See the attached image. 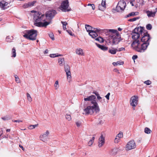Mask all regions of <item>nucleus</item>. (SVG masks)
Segmentation results:
<instances>
[{"label": "nucleus", "instance_id": "bf43d9fd", "mask_svg": "<svg viewBox=\"0 0 157 157\" xmlns=\"http://www.w3.org/2000/svg\"><path fill=\"white\" fill-rule=\"evenodd\" d=\"M76 124L78 127H80L81 125V123L79 122H76Z\"/></svg>", "mask_w": 157, "mask_h": 157}, {"label": "nucleus", "instance_id": "bb28decb", "mask_svg": "<svg viewBox=\"0 0 157 157\" xmlns=\"http://www.w3.org/2000/svg\"><path fill=\"white\" fill-rule=\"evenodd\" d=\"M117 49H114V48H113L112 49H109V52L111 54L114 55L116 54L117 52Z\"/></svg>", "mask_w": 157, "mask_h": 157}, {"label": "nucleus", "instance_id": "e433bc0d", "mask_svg": "<svg viewBox=\"0 0 157 157\" xmlns=\"http://www.w3.org/2000/svg\"><path fill=\"white\" fill-rule=\"evenodd\" d=\"M49 36L51 38L52 40H55L54 35L53 33L50 32L48 34Z\"/></svg>", "mask_w": 157, "mask_h": 157}, {"label": "nucleus", "instance_id": "20e7f679", "mask_svg": "<svg viewBox=\"0 0 157 157\" xmlns=\"http://www.w3.org/2000/svg\"><path fill=\"white\" fill-rule=\"evenodd\" d=\"M141 43L140 41L133 42L131 44V46L136 51L140 52H144L147 49L149 44V42H142Z\"/></svg>", "mask_w": 157, "mask_h": 157}, {"label": "nucleus", "instance_id": "0eeeda50", "mask_svg": "<svg viewBox=\"0 0 157 157\" xmlns=\"http://www.w3.org/2000/svg\"><path fill=\"white\" fill-rule=\"evenodd\" d=\"M136 147V143L134 140L128 142L126 145V150L129 151L135 148Z\"/></svg>", "mask_w": 157, "mask_h": 157}, {"label": "nucleus", "instance_id": "f704fd0d", "mask_svg": "<svg viewBox=\"0 0 157 157\" xmlns=\"http://www.w3.org/2000/svg\"><path fill=\"white\" fill-rule=\"evenodd\" d=\"M54 86L56 90H57L59 88V82L58 81H56L55 82Z\"/></svg>", "mask_w": 157, "mask_h": 157}, {"label": "nucleus", "instance_id": "aec40b11", "mask_svg": "<svg viewBox=\"0 0 157 157\" xmlns=\"http://www.w3.org/2000/svg\"><path fill=\"white\" fill-rule=\"evenodd\" d=\"M146 13L148 17H154L155 15L156 12H152L151 11L147 10L146 11Z\"/></svg>", "mask_w": 157, "mask_h": 157}, {"label": "nucleus", "instance_id": "09e8293b", "mask_svg": "<svg viewBox=\"0 0 157 157\" xmlns=\"http://www.w3.org/2000/svg\"><path fill=\"white\" fill-rule=\"evenodd\" d=\"M4 121L8 120L10 119L9 117L8 116H6L4 117H2L1 118Z\"/></svg>", "mask_w": 157, "mask_h": 157}, {"label": "nucleus", "instance_id": "9b49d317", "mask_svg": "<svg viewBox=\"0 0 157 157\" xmlns=\"http://www.w3.org/2000/svg\"><path fill=\"white\" fill-rule=\"evenodd\" d=\"M100 31V30L98 29L93 28L91 31L89 33V34L92 38H95L98 36L96 32H99Z\"/></svg>", "mask_w": 157, "mask_h": 157}, {"label": "nucleus", "instance_id": "423d86ee", "mask_svg": "<svg viewBox=\"0 0 157 157\" xmlns=\"http://www.w3.org/2000/svg\"><path fill=\"white\" fill-rule=\"evenodd\" d=\"M69 4L68 0H64L61 3L59 9L63 12H66L71 11L69 8Z\"/></svg>", "mask_w": 157, "mask_h": 157}, {"label": "nucleus", "instance_id": "37998d69", "mask_svg": "<svg viewBox=\"0 0 157 157\" xmlns=\"http://www.w3.org/2000/svg\"><path fill=\"white\" fill-rule=\"evenodd\" d=\"M102 6H103L105 7L106 8V1L105 0H102L101 4Z\"/></svg>", "mask_w": 157, "mask_h": 157}, {"label": "nucleus", "instance_id": "393cba45", "mask_svg": "<svg viewBox=\"0 0 157 157\" xmlns=\"http://www.w3.org/2000/svg\"><path fill=\"white\" fill-rule=\"evenodd\" d=\"M76 53L78 55L84 56V54L82 52V50L81 48L77 49L76 50Z\"/></svg>", "mask_w": 157, "mask_h": 157}, {"label": "nucleus", "instance_id": "a878e982", "mask_svg": "<svg viewBox=\"0 0 157 157\" xmlns=\"http://www.w3.org/2000/svg\"><path fill=\"white\" fill-rule=\"evenodd\" d=\"M85 28L87 32H90L91 31L93 28L89 25L86 24L85 25Z\"/></svg>", "mask_w": 157, "mask_h": 157}, {"label": "nucleus", "instance_id": "9d476101", "mask_svg": "<svg viewBox=\"0 0 157 157\" xmlns=\"http://www.w3.org/2000/svg\"><path fill=\"white\" fill-rule=\"evenodd\" d=\"M50 132L48 130H47L46 132L44 133L40 136V140L43 142L47 141L48 137V136Z\"/></svg>", "mask_w": 157, "mask_h": 157}, {"label": "nucleus", "instance_id": "6ab92c4d", "mask_svg": "<svg viewBox=\"0 0 157 157\" xmlns=\"http://www.w3.org/2000/svg\"><path fill=\"white\" fill-rule=\"evenodd\" d=\"M123 136V134L122 132H120L118 134L115 138L114 140V142L115 143H117L118 142V140L120 138H122Z\"/></svg>", "mask_w": 157, "mask_h": 157}, {"label": "nucleus", "instance_id": "473e14b6", "mask_svg": "<svg viewBox=\"0 0 157 157\" xmlns=\"http://www.w3.org/2000/svg\"><path fill=\"white\" fill-rule=\"evenodd\" d=\"M61 23H62L63 25V29L64 30H65L66 29V25H67V23L66 21H61Z\"/></svg>", "mask_w": 157, "mask_h": 157}, {"label": "nucleus", "instance_id": "4c0bfd02", "mask_svg": "<svg viewBox=\"0 0 157 157\" xmlns=\"http://www.w3.org/2000/svg\"><path fill=\"white\" fill-rule=\"evenodd\" d=\"M38 124L33 125H30L29 126V129H32L34 128H35L36 127H37L38 126Z\"/></svg>", "mask_w": 157, "mask_h": 157}, {"label": "nucleus", "instance_id": "7c9ffc66", "mask_svg": "<svg viewBox=\"0 0 157 157\" xmlns=\"http://www.w3.org/2000/svg\"><path fill=\"white\" fill-rule=\"evenodd\" d=\"M144 132L146 133L149 134L151 133V131L149 128L146 127L144 129Z\"/></svg>", "mask_w": 157, "mask_h": 157}, {"label": "nucleus", "instance_id": "a19ab883", "mask_svg": "<svg viewBox=\"0 0 157 157\" xmlns=\"http://www.w3.org/2000/svg\"><path fill=\"white\" fill-rule=\"evenodd\" d=\"M27 98L28 100L30 101L31 102L32 101V98L30 96V95L29 94L27 93Z\"/></svg>", "mask_w": 157, "mask_h": 157}, {"label": "nucleus", "instance_id": "a18cd8bd", "mask_svg": "<svg viewBox=\"0 0 157 157\" xmlns=\"http://www.w3.org/2000/svg\"><path fill=\"white\" fill-rule=\"evenodd\" d=\"M146 28L147 30H150L152 29V26L150 24H148L146 25Z\"/></svg>", "mask_w": 157, "mask_h": 157}, {"label": "nucleus", "instance_id": "4be33fe9", "mask_svg": "<svg viewBox=\"0 0 157 157\" xmlns=\"http://www.w3.org/2000/svg\"><path fill=\"white\" fill-rule=\"evenodd\" d=\"M36 2V1H33L32 2H30L28 3L27 4H26L24 5L23 7L25 8H28L29 7H31L33 6L34 3Z\"/></svg>", "mask_w": 157, "mask_h": 157}, {"label": "nucleus", "instance_id": "c85d7f7f", "mask_svg": "<svg viewBox=\"0 0 157 157\" xmlns=\"http://www.w3.org/2000/svg\"><path fill=\"white\" fill-rule=\"evenodd\" d=\"M13 39L12 36H8L6 38V40L8 42H11Z\"/></svg>", "mask_w": 157, "mask_h": 157}, {"label": "nucleus", "instance_id": "8fccbe9b", "mask_svg": "<svg viewBox=\"0 0 157 157\" xmlns=\"http://www.w3.org/2000/svg\"><path fill=\"white\" fill-rule=\"evenodd\" d=\"M144 83L147 84V85H149L151 83V82L149 80H148L145 81L144 82Z\"/></svg>", "mask_w": 157, "mask_h": 157}, {"label": "nucleus", "instance_id": "6e6d98bb", "mask_svg": "<svg viewBox=\"0 0 157 157\" xmlns=\"http://www.w3.org/2000/svg\"><path fill=\"white\" fill-rule=\"evenodd\" d=\"M123 50H124V48L122 47L119 48L118 50L117 49V51L120 52Z\"/></svg>", "mask_w": 157, "mask_h": 157}, {"label": "nucleus", "instance_id": "39448f33", "mask_svg": "<svg viewBox=\"0 0 157 157\" xmlns=\"http://www.w3.org/2000/svg\"><path fill=\"white\" fill-rule=\"evenodd\" d=\"M37 35V31L32 29L27 31L26 33L23 35V36L30 40H35L36 39Z\"/></svg>", "mask_w": 157, "mask_h": 157}, {"label": "nucleus", "instance_id": "603ef678", "mask_svg": "<svg viewBox=\"0 0 157 157\" xmlns=\"http://www.w3.org/2000/svg\"><path fill=\"white\" fill-rule=\"evenodd\" d=\"M110 95V93H109L106 96H105V97L106 98V99L108 100H109V96Z\"/></svg>", "mask_w": 157, "mask_h": 157}, {"label": "nucleus", "instance_id": "412c9836", "mask_svg": "<svg viewBox=\"0 0 157 157\" xmlns=\"http://www.w3.org/2000/svg\"><path fill=\"white\" fill-rule=\"evenodd\" d=\"M96 45L100 48L101 50L105 51H106L108 49V47H106L104 45H101L99 44H98L97 43H95Z\"/></svg>", "mask_w": 157, "mask_h": 157}, {"label": "nucleus", "instance_id": "680f3d73", "mask_svg": "<svg viewBox=\"0 0 157 157\" xmlns=\"http://www.w3.org/2000/svg\"><path fill=\"white\" fill-rule=\"evenodd\" d=\"M91 6H92V9L94 10L95 8V6L94 4H92V5H91Z\"/></svg>", "mask_w": 157, "mask_h": 157}, {"label": "nucleus", "instance_id": "5701e85b", "mask_svg": "<svg viewBox=\"0 0 157 157\" xmlns=\"http://www.w3.org/2000/svg\"><path fill=\"white\" fill-rule=\"evenodd\" d=\"M58 62L60 66H63L64 64V59L63 58H59L58 59Z\"/></svg>", "mask_w": 157, "mask_h": 157}, {"label": "nucleus", "instance_id": "338daca9", "mask_svg": "<svg viewBox=\"0 0 157 157\" xmlns=\"http://www.w3.org/2000/svg\"><path fill=\"white\" fill-rule=\"evenodd\" d=\"M122 30V29H121V28H118V30L119 31H121V30Z\"/></svg>", "mask_w": 157, "mask_h": 157}, {"label": "nucleus", "instance_id": "774afa93", "mask_svg": "<svg viewBox=\"0 0 157 157\" xmlns=\"http://www.w3.org/2000/svg\"><path fill=\"white\" fill-rule=\"evenodd\" d=\"M103 122L102 121H101L99 122V123L100 124H103Z\"/></svg>", "mask_w": 157, "mask_h": 157}, {"label": "nucleus", "instance_id": "f03ea898", "mask_svg": "<svg viewBox=\"0 0 157 157\" xmlns=\"http://www.w3.org/2000/svg\"><path fill=\"white\" fill-rule=\"evenodd\" d=\"M33 19L35 22L34 25L38 27H46L51 23V21L44 22L45 20V16L39 12H36L35 13Z\"/></svg>", "mask_w": 157, "mask_h": 157}, {"label": "nucleus", "instance_id": "f3484780", "mask_svg": "<svg viewBox=\"0 0 157 157\" xmlns=\"http://www.w3.org/2000/svg\"><path fill=\"white\" fill-rule=\"evenodd\" d=\"M140 34L138 33H135V34L132 35V38L133 40V42L138 41L139 42H140V41L139 40V38L140 37Z\"/></svg>", "mask_w": 157, "mask_h": 157}, {"label": "nucleus", "instance_id": "1a4fd4ad", "mask_svg": "<svg viewBox=\"0 0 157 157\" xmlns=\"http://www.w3.org/2000/svg\"><path fill=\"white\" fill-rule=\"evenodd\" d=\"M138 98L137 96H134L132 97L130 100V105L132 106L133 110H135V106L137 104Z\"/></svg>", "mask_w": 157, "mask_h": 157}, {"label": "nucleus", "instance_id": "de8ad7c7", "mask_svg": "<svg viewBox=\"0 0 157 157\" xmlns=\"http://www.w3.org/2000/svg\"><path fill=\"white\" fill-rule=\"evenodd\" d=\"M15 77L16 82L18 83H20V80L18 77L17 75H16Z\"/></svg>", "mask_w": 157, "mask_h": 157}, {"label": "nucleus", "instance_id": "49530a36", "mask_svg": "<svg viewBox=\"0 0 157 157\" xmlns=\"http://www.w3.org/2000/svg\"><path fill=\"white\" fill-rule=\"evenodd\" d=\"M138 13V12H132L130 13H129V14H128L127 15V17H129L135 15H136V13Z\"/></svg>", "mask_w": 157, "mask_h": 157}, {"label": "nucleus", "instance_id": "cd10ccee", "mask_svg": "<svg viewBox=\"0 0 157 157\" xmlns=\"http://www.w3.org/2000/svg\"><path fill=\"white\" fill-rule=\"evenodd\" d=\"M62 56L61 54H51L50 55V57L51 58H55L56 57L61 56Z\"/></svg>", "mask_w": 157, "mask_h": 157}, {"label": "nucleus", "instance_id": "3c124183", "mask_svg": "<svg viewBox=\"0 0 157 157\" xmlns=\"http://www.w3.org/2000/svg\"><path fill=\"white\" fill-rule=\"evenodd\" d=\"M124 63L123 62L121 61H118L117 62V65H123Z\"/></svg>", "mask_w": 157, "mask_h": 157}, {"label": "nucleus", "instance_id": "b1692460", "mask_svg": "<svg viewBox=\"0 0 157 157\" xmlns=\"http://www.w3.org/2000/svg\"><path fill=\"white\" fill-rule=\"evenodd\" d=\"M97 97V98L98 99L99 101L102 104H103L104 103H105V99L104 98H102V97H101L100 96L99 94L97 96H96Z\"/></svg>", "mask_w": 157, "mask_h": 157}, {"label": "nucleus", "instance_id": "4d7b16f0", "mask_svg": "<svg viewBox=\"0 0 157 157\" xmlns=\"http://www.w3.org/2000/svg\"><path fill=\"white\" fill-rule=\"evenodd\" d=\"M138 57V56L137 55H134L132 57V59H133L134 60L135 59H136Z\"/></svg>", "mask_w": 157, "mask_h": 157}, {"label": "nucleus", "instance_id": "6e6552de", "mask_svg": "<svg viewBox=\"0 0 157 157\" xmlns=\"http://www.w3.org/2000/svg\"><path fill=\"white\" fill-rule=\"evenodd\" d=\"M56 14V11L52 10L47 11L46 13L45 17L50 20L52 19Z\"/></svg>", "mask_w": 157, "mask_h": 157}, {"label": "nucleus", "instance_id": "13d9d810", "mask_svg": "<svg viewBox=\"0 0 157 157\" xmlns=\"http://www.w3.org/2000/svg\"><path fill=\"white\" fill-rule=\"evenodd\" d=\"M134 0H131V1L130 2V4L132 5V6H133L134 5L135 3L134 2Z\"/></svg>", "mask_w": 157, "mask_h": 157}, {"label": "nucleus", "instance_id": "58836bf2", "mask_svg": "<svg viewBox=\"0 0 157 157\" xmlns=\"http://www.w3.org/2000/svg\"><path fill=\"white\" fill-rule=\"evenodd\" d=\"M98 8L99 10H101V11H103L104 10L105 8V7L103 6H102L100 4H99L98 6Z\"/></svg>", "mask_w": 157, "mask_h": 157}, {"label": "nucleus", "instance_id": "79ce46f5", "mask_svg": "<svg viewBox=\"0 0 157 157\" xmlns=\"http://www.w3.org/2000/svg\"><path fill=\"white\" fill-rule=\"evenodd\" d=\"M65 117L66 119L68 121H70L71 119V116L70 115L66 114V115Z\"/></svg>", "mask_w": 157, "mask_h": 157}, {"label": "nucleus", "instance_id": "72a5a7b5", "mask_svg": "<svg viewBox=\"0 0 157 157\" xmlns=\"http://www.w3.org/2000/svg\"><path fill=\"white\" fill-rule=\"evenodd\" d=\"M94 138L95 137H93L89 142L88 144L89 146H91L92 144L94 142Z\"/></svg>", "mask_w": 157, "mask_h": 157}, {"label": "nucleus", "instance_id": "f257e3e1", "mask_svg": "<svg viewBox=\"0 0 157 157\" xmlns=\"http://www.w3.org/2000/svg\"><path fill=\"white\" fill-rule=\"evenodd\" d=\"M96 98V96L94 95H91L84 98V101H90V103L93 105H92L88 106L84 109V111L86 115H92L94 112L97 113L100 111V108Z\"/></svg>", "mask_w": 157, "mask_h": 157}, {"label": "nucleus", "instance_id": "2f4dec72", "mask_svg": "<svg viewBox=\"0 0 157 157\" xmlns=\"http://www.w3.org/2000/svg\"><path fill=\"white\" fill-rule=\"evenodd\" d=\"M95 40L101 43L103 42L104 41L103 39L101 37H98L96 38Z\"/></svg>", "mask_w": 157, "mask_h": 157}, {"label": "nucleus", "instance_id": "f8f14e48", "mask_svg": "<svg viewBox=\"0 0 157 157\" xmlns=\"http://www.w3.org/2000/svg\"><path fill=\"white\" fill-rule=\"evenodd\" d=\"M144 35L142 37L140 40V41L141 42H149V40L150 39V35L147 33H144Z\"/></svg>", "mask_w": 157, "mask_h": 157}, {"label": "nucleus", "instance_id": "052dcab7", "mask_svg": "<svg viewBox=\"0 0 157 157\" xmlns=\"http://www.w3.org/2000/svg\"><path fill=\"white\" fill-rule=\"evenodd\" d=\"M93 93L95 94L96 95V96H97L99 94V93L96 91H94L93 92Z\"/></svg>", "mask_w": 157, "mask_h": 157}, {"label": "nucleus", "instance_id": "dca6fc26", "mask_svg": "<svg viewBox=\"0 0 157 157\" xmlns=\"http://www.w3.org/2000/svg\"><path fill=\"white\" fill-rule=\"evenodd\" d=\"M105 137L103 136V134H101L100 137L98 139V147H101L105 143Z\"/></svg>", "mask_w": 157, "mask_h": 157}, {"label": "nucleus", "instance_id": "5fc2aeb1", "mask_svg": "<svg viewBox=\"0 0 157 157\" xmlns=\"http://www.w3.org/2000/svg\"><path fill=\"white\" fill-rule=\"evenodd\" d=\"M67 31L70 35L73 36L74 35V34H72L71 30H67Z\"/></svg>", "mask_w": 157, "mask_h": 157}, {"label": "nucleus", "instance_id": "ddd939ff", "mask_svg": "<svg viewBox=\"0 0 157 157\" xmlns=\"http://www.w3.org/2000/svg\"><path fill=\"white\" fill-rule=\"evenodd\" d=\"M64 71L66 72L67 78H71V72L70 71V67L68 65H64Z\"/></svg>", "mask_w": 157, "mask_h": 157}, {"label": "nucleus", "instance_id": "c756f323", "mask_svg": "<svg viewBox=\"0 0 157 157\" xmlns=\"http://www.w3.org/2000/svg\"><path fill=\"white\" fill-rule=\"evenodd\" d=\"M12 57H15L16 56V50L14 48H13L12 49Z\"/></svg>", "mask_w": 157, "mask_h": 157}, {"label": "nucleus", "instance_id": "864d4df0", "mask_svg": "<svg viewBox=\"0 0 157 157\" xmlns=\"http://www.w3.org/2000/svg\"><path fill=\"white\" fill-rule=\"evenodd\" d=\"M12 121L13 122H18V123L22 122V121L21 120H13Z\"/></svg>", "mask_w": 157, "mask_h": 157}, {"label": "nucleus", "instance_id": "ea45409f", "mask_svg": "<svg viewBox=\"0 0 157 157\" xmlns=\"http://www.w3.org/2000/svg\"><path fill=\"white\" fill-rule=\"evenodd\" d=\"M140 18L139 17H134L133 18H132V19H129L128 20V21H131V22L134 21H135L137 19H139Z\"/></svg>", "mask_w": 157, "mask_h": 157}, {"label": "nucleus", "instance_id": "2eb2a0df", "mask_svg": "<svg viewBox=\"0 0 157 157\" xmlns=\"http://www.w3.org/2000/svg\"><path fill=\"white\" fill-rule=\"evenodd\" d=\"M8 2H6L4 0H2L0 2V7L3 10L7 9L9 6H8Z\"/></svg>", "mask_w": 157, "mask_h": 157}, {"label": "nucleus", "instance_id": "e2e57ef3", "mask_svg": "<svg viewBox=\"0 0 157 157\" xmlns=\"http://www.w3.org/2000/svg\"><path fill=\"white\" fill-rule=\"evenodd\" d=\"M48 52V50L47 49H46L44 52V54H47Z\"/></svg>", "mask_w": 157, "mask_h": 157}, {"label": "nucleus", "instance_id": "4468645a", "mask_svg": "<svg viewBox=\"0 0 157 157\" xmlns=\"http://www.w3.org/2000/svg\"><path fill=\"white\" fill-rule=\"evenodd\" d=\"M143 28L141 27L136 28L132 31V35L135 34V33L142 34L143 33Z\"/></svg>", "mask_w": 157, "mask_h": 157}, {"label": "nucleus", "instance_id": "69168bd1", "mask_svg": "<svg viewBox=\"0 0 157 157\" xmlns=\"http://www.w3.org/2000/svg\"><path fill=\"white\" fill-rule=\"evenodd\" d=\"M113 64L114 66H116V65L117 66V62H113Z\"/></svg>", "mask_w": 157, "mask_h": 157}, {"label": "nucleus", "instance_id": "7ed1b4c3", "mask_svg": "<svg viewBox=\"0 0 157 157\" xmlns=\"http://www.w3.org/2000/svg\"><path fill=\"white\" fill-rule=\"evenodd\" d=\"M107 34L109 35L108 39L110 42L112 43L113 45L118 44L122 40L121 35L116 30L109 29Z\"/></svg>", "mask_w": 157, "mask_h": 157}, {"label": "nucleus", "instance_id": "c9c22d12", "mask_svg": "<svg viewBox=\"0 0 157 157\" xmlns=\"http://www.w3.org/2000/svg\"><path fill=\"white\" fill-rule=\"evenodd\" d=\"M116 10L117 12H121L122 10H123V9H121V7H120V6H118V5H117L116 6Z\"/></svg>", "mask_w": 157, "mask_h": 157}, {"label": "nucleus", "instance_id": "c03bdc74", "mask_svg": "<svg viewBox=\"0 0 157 157\" xmlns=\"http://www.w3.org/2000/svg\"><path fill=\"white\" fill-rule=\"evenodd\" d=\"M117 149L116 148L113 149L111 152V154L112 155H115L117 153Z\"/></svg>", "mask_w": 157, "mask_h": 157}, {"label": "nucleus", "instance_id": "0e129e2a", "mask_svg": "<svg viewBox=\"0 0 157 157\" xmlns=\"http://www.w3.org/2000/svg\"><path fill=\"white\" fill-rule=\"evenodd\" d=\"M19 147L21 148H22L23 150H24V148L22 146L20 145Z\"/></svg>", "mask_w": 157, "mask_h": 157}, {"label": "nucleus", "instance_id": "a211bd4d", "mask_svg": "<svg viewBox=\"0 0 157 157\" xmlns=\"http://www.w3.org/2000/svg\"><path fill=\"white\" fill-rule=\"evenodd\" d=\"M126 3L125 2L123 1H120L118 3L117 5L120 6L121 9L124 10L126 6Z\"/></svg>", "mask_w": 157, "mask_h": 157}]
</instances>
